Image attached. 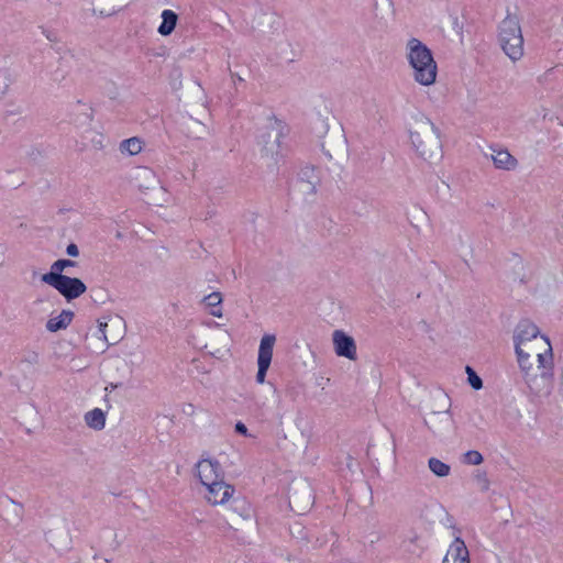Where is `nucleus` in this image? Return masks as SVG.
<instances>
[{
    "instance_id": "f257e3e1",
    "label": "nucleus",
    "mask_w": 563,
    "mask_h": 563,
    "mask_svg": "<svg viewBox=\"0 0 563 563\" xmlns=\"http://www.w3.org/2000/svg\"><path fill=\"white\" fill-rule=\"evenodd\" d=\"M409 143L415 153L427 162H438L442 157L441 131L424 112L410 115L407 123Z\"/></svg>"
},
{
    "instance_id": "f03ea898",
    "label": "nucleus",
    "mask_w": 563,
    "mask_h": 563,
    "mask_svg": "<svg viewBox=\"0 0 563 563\" xmlns=\"http://www.w3.org/2000/svg\"><path fill=\"white\" fill-rule=\"evenodd\" d=\"M405 59L410 78L420 87L430 88L438 80V63L432 49L417 37L405 43Z\"/></svg>"
},
{
    "instance_id": "7ed1b4c3",
    "label": "nucleus",
    "mask_w": 563,
    "mask_h": 563,
    "mask_svg": "<svg viewBox=\"0 0 563 563\" xmlns=\"http://www.w3.org/2000/svg\"><path fill=\"white\" fill-rule=\"evenodd\" d=\"M498 42L503 52L514 62L523 56V36L519 18L508 13L498 26Z\"/></svg>"
},
{
    "instance_id": "20e7f679",
    "label": "nucleus",
    "mask_w": 563,
    "mask_h": 563,
    "mask_svg": "<svg viewBox=\"0 0 563 563\" xmlns=\"http://www.w3.org/2000/svg\"><path fill=\"white\" fill-rule=\"evenodd\" d=\"M520 369H530L553 363L552 345L549 339H537L533 343L516 350Z\"/></svg>"
},
{
    "instance_id": "39448f33",
    "label": "nucleus",
    "mask_w": 563,
    "mask_h": 563,
    "mask_svg": "<svg viewBox=\"0 0 563 563\" xmlns=\"http://www.w3.org/2000/svg\"><path fill=\"white\" fill-rule=\"evenodd\" d=\"M554 362L544 364L530 369H521L526 384L530 391L538 397H547L553 389L554 382Z\"/></svg>"
},
{
    "instance_id": "423d86ee",
    "label": "nucleus",
    "mask_w": 563,
    "mask_h": 563,
    "mask_svg": "<svg viewBox=\"0 0 563 563\" xmlns=\"http://www.w3.org/2000/svg\"><path fill=\"white\" fill-rule=\"evenodd\" d=\"M42 280L57 289L67 300L78 298L87 289L86 285L80 279L55 272L44 274Z\"/></svg>"
},
{
    "instance_id": "0eeeda50",
    "label": "nucleus",
    "mask_w": 563,
    "mask_h": 563,
    "mask_svg": "<svg viewBox=\"0 0 563 563\" xmlns=\"http://www.w3.org/2000/svg\"><path fill=\"white\" fill-rule=\"evenodd\" d=\"M313 505V493L309 483H292L289 488V506L297 514H305Z\"/></svg>"
},
{
    "instance_id": "6e6552de",
    "label": "nucleus",
    "mask_w": 563,
    "mask_h": 563,
    "mask_svg": "<svg viewBox=\"0 0 563 563\" xmlns=\"http://www.w3.org/2000/svg\"><path fill=\"white\" fill-rule=\"evenodd\" d=\"M234 494V486L227 483L224 478L203 487V499L213 507L227 505Z\"/></svg>"
},
{
    "instance_id": "1a4fd4ad",
    "label": "nucleus",
    "mask_w": 563,
    "mask_h": 563,
    "mask_svg": "<svg viewBox=\"0 0 563 563\" xmlns=\"http://www.w3.org/2000/svg\"><path fill=\"white\" fill-rule=\"evenodd\" d=\"M275 343L276 336L274 334H264L261 339L258 346L256 374V382L258 384L265 383L266 374L272 363Z\"/></svg>"
},
{
    "instance_id": "9d476101",
    "label": "nucleus",
    "mask_w": 563,
    "mask_h": 563,
    "mask_svg": "<svg viewBox=\"0 0 563 563\" xmlns=\"http://www.w3.org/2000/svg\"><path fill=\"white\" fill-rule=\"evenodd\" d=\"M195 475L205 487L224 478V471L217 460L201 459L195 465Z\"/></svg>"
},
{
    "instance_id": "9b49d317",
    "label": "nucleus",
    "mask_w": 563,
    "mask_h": 563,
    "mask_svg": "<svg viewBox=\"0 0 563 563\" xmlns=\"http://www.w3.org/2000/svg\"><path fill=\"white\" fill-rule=\"evenodd\" d=\"M332 344L335 354L339 357H345L350 361L357 360V346L353 336L343 330H334L332 333Z\"/></svg>"
},
{
    "instance_id": "f8f14e48",
    "label": "nucleus",
    "mask_w": 563,
    "mask_h": 563,
    "mask_svg": "<svg viewBox=\"0 0 563 563\" xmlns=\"http://www.w3.org/2000/svg\"><path fill=\"white\" fill-rule=\"evenodd\" d=\"M280 129L277 122H271L268 126L257 135V144L266 155L274 156L280 147Z\"/></svg>"
},
{
    "instance_id": "ddd939ff",
    "label": "nucleus",
    "mask_w": 563,
    "mask_h": 563,
    "mask_svg": "<svg viewBox=\"0 0 563 563\" xmlns=\"http://www.w3.org/2000/svg\"><path fill=\"white\" fill-rule=\"evenodd\" d=\"M537 339H548V336L541 334L539 328L534 323L528 320L521 321L518 324L515 334L516 350L522 347L523 344L529 345L533 343Z\"/></svg>"
},
{
    "instance_id": "4468645a",
    "label": "nucleus",
    "mask_w": 563,
    "mask_h": 563,
    "mask_svg": "<svg viewBox=\"0 0 563 563\" xmlns=\"http://www.w3.org/2000/svg\"><path fill=\"white\" fill-rule=\"evenodd\" d=\"M130 178L131 183L142 192L154 189L158 184L155 172L147 167L134 168Z\"/></svg>"
},
{
    "instance_id": "2eb2a0df",
    "label": "nucleus",
    "mask_w": 563,
    "mask_h": 563,
    "mask_svg": "<svg viewBox=\"0 0 563 563\" xmlns=\"http://www.w3.org/2000/svg\"><path fill=\"white\" fill-rule=\"evenodd\" d=\"M45 539L56 551H67L71 547V536L65 527H55L45 533Z\"/></svg>"
},
{
    "instance_id": "dca6fc26",
    "label": "nucleus",
    "mask_w": 563,
    "mask_h": 563,
    "mask_svg": "<svg viewBox=\"0 0 563 563\" xmlns=\"http://www.w3.org/2000/svg\"><path fill=\"white\" fill-rule=\"evenodd\" d=\"M490 159L497 169L515 170L518 159L506 148L495 147L490 150Z\"/></svg>"
},
{
    "instance_id": "f3484780",
    "label": "nucleus",
    "mask_w": 563,
    "mask_h": 563,
    "mask_svg": "<svg viewBox=\"0 0 563 563\" xmlns=\"http://www.w3.org/2000/svg\"><path fill=\"white\" fill-rule=\"evenodd\" d=\"M442 563H471L468 550L462 539L456 538L452 542Z\"/></svg>"
},
{
    "instance_id": "a211bd4d",
    "label": "nucleus",
    "mask_w": 563,
    "mask_h": 563,
    "mask_svg": "<svg viewBox=\"0 0 563 563\" xmlns=\"http://www.w3.org/2000/svg\"><path fill=\"white\" fill-rule=\"evenodd\" d=\"M424 421L433 432H441L452 423V416L450 410L432 411L427 415Z\"/></svg>"
},
{
    "instance_id": "6ab92c4d",
    "label": "nucleus",
    "mask_w": 563,
    "mask_h": 563,
    "mask_svg": "<svg viewBox=\"0 0 563 563\" xmlns=\"http://www.w3.org/2000/svg\"><path fill=\"white\" fill-rule=\"evenodd\" d=\"M74 319L71 310H62L57 316H51L46 321L45 328L48 332L55 333L69 327Z\"/></svg>"
},
{
    "instance_id": "aec40b11",
    "label": "nucleus",
    "mask_w": 563,
    "mask_h": 563,
    "mask_svg": "<svg viewBox=\"0 0 563 563\" xmlns=\"http://www.w3.org/2000/svg\"><path fill=\"white\" fill-rule=\"evenodd\" d=\"M159 18L161 23L157 26V33L164 37L169 36L175 31L178 24V14L170 9H165L161 12Z\"/></svg>"
},
{
    "instance_id": "412c9836",
    "label": "nucleus",
    "mask_w": 563,
    "mask_h": 563,
    "mask_svg": "<svg viewBox=\"0 0 563 563\" xmlns=\"http://www.w3.org/2000/svg\"><path fill=\"white\" fill-rule=\"evenodd\" d=\"M85 423L93 430L100 431L106 427V413L100 408H95L84 416Z\"/></svg>"
},
{
    "instance_id": "4be33fe9",
    "label": "nucleus",
    "mask_w": 563,
    "mask_h": 563,
    "mask_svg": "<svg viewBox=\"0 0 563 563\" xmlns=\"http://www.w3.org/2000/svg\"><path fill=\"white\" fill-rule=\"evenodd\" d=\"M143 146V140L140 137H130L120 143L119 150L123 155L134 156L142 152Z\"/></svg>"
},
{
    "instance_id": "5701e85b",
    "label": "nucleus",
    "mask_w": 563,
    "mask_h": 563,
    "mask_svg": "<svg viewBox=\"0 0 563 563\" xmlns=\"http://www.w3.org/2000/svg\"><path fill=\"white\" fill-rule=\"evenodd\" d=\"M110 5L99 4L93 8V14L98 16H111L121 11L124 4L118 0H104Z\"/></svg>"
},
{
    "instance_id": "b1692460",
    "label": "nucleus",
    "mask_w": 563,
    "mask_h": 563,
    "mask_svg": "<svg viewBox=\"0 0 563 563\" xmlns=\"http://www.w3.org/2000/svg\"><path fill=\"white\" fill-rule=\"evenodd\" d=\"M310 173L311 175H307V179L301 178L298 181V189L306 195H313L319 186V177L314 174L313 169Z\"/></svg>"
},
{
    "instance_id": "393cba45",
    "label": "nucleus",
    "mask_w": 563,
    "mask_h": 563,
    "mask_svg": "<svg viewBox=\"0 0 563 563\" xmlns=\"http://www.w3.org/2000/svg\"><path fill=\"white\" fill-rule=\"evenodd\" d=\"M203 302L207 307H210V314L213 317L221 318L222 317V308L220 307L222 302V295L218 291L211 292L203 298Z\"/></svg>"
},
{
    "instance_id": "a878e982",
    "label": "nucleus",
    "mask_w": 563,
    "mask_h": 563,
    "mask_svg": "<svg viewBox=\"0 0 563 563\" xmlns=\"http://www.w3.org/2000/svg\"><path fill=\"white\" fill-rule=\"evenodd\" d=\"M428 466L429 470L438 477H446L451 472L450 465L437 457L429 459Z\"/></svg>"
},
{
    "instance_id": "bb28decb",
    "label": "nucleus",
    "mask_w": 563,
    "mask_h": 563,
    "mask_svg": "<svg viewBox=\"0 0 563 563\" xmlns=\"http://www.w3.org/2000/svg\"><path fill=\"white\" fill-rule=\"evenodd\" d=\"M108 322L106 321V319H99L98 320V330L97 332L95 333V335L97 336L98 340L102 341L101 343V346L100 349L102 351L106 350V347L108 346V334H107V328H108Z\"/></svg>"
},
{
    "instance_id": "cd10ccee",
    "label": "nucleus",
    "mask_w": 563,
    "mask_h": 563,
    "mask_svg": "<svg viewBox=\"0 0 563 563\" xmlns=\"http://www.w3.org/2000/svg\"><path fill=\"white\" fill-rule=\"evenodd\" d=\"M465 371H466V374H467V382H468V384L475 390H479L483 387L482 378L476 374V372L471 366H466Z\"/></svg>"
},
{
    "instance_id": "c85d7f7f",
    "label": "nucleus",
    "mask_w": 563,
    "mask_h": 563,
    "mask_svg": "<svg viewBox=\"0 0 563 563\" xmlns=\"http://www.w3.org/2000/svg\"><path fill=\"white\" fill-rule=\"evenodd\" d=\"M483 460H484L483 455L478 451H475V450L467 451L464 454L465 463L471 464V465H479L483 463Z\"/></svg>"
},
{
    "instance_id": "c756f323",
    "label": "nucleus",
    "mask_w": 563,
    "mask_h": 563,
    "mask_svg": "<svg viewBox=\"0 0 563 563\" xmlns=\"http://www.w3.org/2000/svg\"><path fill=\"white\" fill-rule=\"evenodd\" d=\"M474 478L476 483L481 486L482 490H488L490 482L485 471H476Z\"/></svg>"
},
{
    "instance_id": "7c9ffc66",
    "label": "nucleus",
    "mask_w": 563,
    "mask_h": 563,
    "mask_svg": "<svg viewBox=\"0 0 563 563\" xmlns=\"http://www.w3.org/2000/svg\"><path fill=\"white\" fill-rule=\"evenodd\" d=\"M75 262L70 260H58L54 262V264L51 267V272H55L57 274H60L66 267L74 266Z\"/></svg>"
},
{
    "instance_id": "2f4dec72",
    "label": "nucleus",
    "mask_w": 563,
    "mask_h": 563,
    "mask_svg": "<svg viewBox=\"0 0 563 563\" xmlns=\"http://www.w3.org/2000/svg\"><path fill=\"white\" fill-rule=\"evenodd\" d=\"M91 141L97 147H103L104 136L100 132H95Z\"/></svg>"
},
{
    "instance_id": "473e14b6",
    "label": "nucleus",
    "mask_w": 563,
    "mask_h": 563,
    "mask_svg": "<svg viewBox=\"0 0 563 563\" xmlns=\"http://www.w3.org/2000/svg\"><path fill=\"white\" fill-rule=\"evenodd\" d=\"M235 431L238 433L243 434V435H247V428H246V426L243 422H238L235 424Z\"/></svg>"
},
{
    "instance_id": "72a5a7b5",
    "label": "nucleus",
    "mask_w": 563,
    "mask_h": 563,
    "mask_svg": "<svg viewBox=\"0 0 563 563\" xmlns=\"http://www.w3.org/2000/svg\"><path fill=\"white\" fill-rule=\"evenodd\" d=\"M67 254L71 257H76L79 255V249H67Z\"/></svg>"
},
{
    "instance_id": "f704fd0d",
    "label": "nucleus",
    "mask_w": 563,
    "mask_h": 563,
    "mask_svg": "<svg viewBox=\"0 0 563 563\" xmlns=\"http://www.w3.org/2000/svg\"><path fill=\"white\" fill-rule=\"evenodd\" d=\"M159 191H161V192H162V195L165 197V198H163L164 202L168 203V202H169V199H168V194H167L166 189H165V188H163V187H161V188H159Z\"/></svg>"
}]
</instances>
